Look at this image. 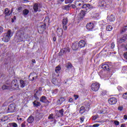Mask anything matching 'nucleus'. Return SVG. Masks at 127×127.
<instances>
[{
  "label": "nucleus",
  "instance_id": "nucleus-64",
  "mask_svg": "<svg viewBox=\"0 0 127 127\" xmlns=\"http://www.w3.org/2000/svg\"><path fill=\"white\" fill-rule=\"evenodd\" d=\"M39 91H42V88L41 87L39 88Z\"/></svg>",
  "mask_w": 127,
  "mask_h": 127
},
{
  "label": "nucleus",
  "instance_id": "nucleus-61",
  "mask_svg": "<svg viewBox=\"0 0 127 127\" xmlns=\"http://www.w3.org/2000/svg\"><path fill=\"white\" fill-rule=\"evenodd\" d=\"M32 63H36V62L35 61V60H34V59H33L32 60Z\"/></svg>",
  "mask_w": 127,
  "mask_h": 127
},
{
  "label": "nucleus",
  "instance_id": "nucleus-10",
  "mask_svg": "<svg viewBox=\"0 0 127 127\" xmlns=\"http://www.w3.org/2000/svg\"><path fill=\"white\" fill-rule=\"evenodd\" d=\"M86 28L89 31H92L93 28H94V23L90 22L87 23L86 26Z\"/></svg>",
  "mask_w": 127,
  "mask_h": 127
},
{
  "label": "nucleus",
  "instance_id": "nucleus-57",
  "mask_svg": "<svg viewBox=\"0 0 127 127\" xmlns=\"http://www.w3.org/2000/svg\"><path fill=\"white\" fill-rule=\"evenodd\" d=\"M124 120H127V115H125L124 116Z\"/></svg>",
  "mask_w": 127,
  "mask_h": 127
},
{
  "label": "nucleus",
  "instance_id": "nucleus-5",
  "mask_svg": "<svg viewBox=\"0 0 127 127\" xmlns=\"http://www.w3.org/2000/svg\"><path fill=\"white\" fill-rule=\"evenodd\" d=\"M67 23H68V18H64L62 21V25L64 30H67Z\"/></svg>",
  "mask_w": 127,
  "mask_h": 127
},
{
  "label": "nucleus",
  "instance_id": "nucleus-62",
  "mask_svg": "<svg viewBox=\"0 0 127 127\" xmlns=\"http://www.w3.org/2000/svg\"><path fill=\"white\" fill-rule=\"evenodd\" d=\"M53 41H56V37H54L53 38Z\"/></svg>",
  "mask_w": 127,
  "mask_h": 127
},
{
  "label": "nucleus",
  "instance_id": "nucleus-52",
  "mask_svg": "<svg viewBox=\"0 0 127 127\" xmlns=\"http://www.w3.org/2000/svg\"><path fill=\"white\" fill-rule=\"evenodd\" d=\"M36 118L38 121H39L42 118V116H36Z\"/></svg>",
  "mask_w": 127,
  "mask_h": 127
},
{
  "label": "nucleus",
  "instance_id": "nucleus-38",
  "mask_svg": "<svg viewBox=\"0 0 127 127\" xmlns=\"http://www.w3.org/2000/svg\"><path fill=\"white\" fill-rule=\"evenodd\" d=\"M73 0H65V3L67 4V3H72L73 2Z\"/></svg>",
  "mask_w": 127,
  "mask_h": 127
},
{
  "label": "nucleus",
  "instance_id": "nucleus-42",
  "mask_svg": "<svg viewBox=\"0 0 127 127\" xmlns=\"http://www.w3.org/2000/svg\"><path fill=\"white\" fill-rule=\"evenodd\" d=\"M123 99H125L126 100H127V92L123 94Z\"/></svg>",
  "mask_w": 127,
  "mask_h": 127
},
{
  "label": "nucleus",
  "instance_id": "nucleus-3",
  "mask_svg": "<svg viewBox=\"0 0 127 127\" xmlns=\"http://www.w3.org/2000/svg\"><path fill=\"white\" fill-rule=\"evenodd\" d=\"M12 36V33H11V30H9L6 33L3 34V38H2V41L4 42H8L10 40Z\"/></svg>",
  "mask_w": 127,
  "mask_h": 127
},
{
  "label": "nucleus",
  "instance_id": "nucleus-43",
  "mask_svg": "<svg viewBox=\"0 0 127 127\" xmlns=\"http://www.w3.org/2000/svg\"><path fill=\"white\" fill-rule=\"evenodd\" d=\"M45 22H47L50 21L49 17L48 16H46L44 19Z\"/></svg>",
  "mask_w": 127,
  "mask_h": 127
},
{
  "label": "nucleus",
  "instance_id": "nucleus-11",
  "mask_svg": "<svg viewBox=\"0 0 127 127\" xmlns=\"http://www.w3.org/2000/svg\"><path fill=\"white\" fill-rule=\"evenodd\" d=\"M15 110V105L14 104H10L8 108V113H13Z\"/></svg>",
  "mask_w": 127,
  "mask_h": 127
},
{
  "label": "nucleus",
  "instance_id": "nucleus-19",
  "mask_svg": "<svg viewBox=\"0 0 127 127\" xmlns=\"http://www.w3.org/2000/svg\"><path fill=\"white\" fill-rule=\"evenodd\" d=\"M64 113V109H62L57 112V115L58 117H63V114Z\"/></svg>",
  "mask_w": 127,
  "mask_h": 127
},
{
  "label": "nucleus",
  "instance_id": "nucleus-35",
  "mask_svg": "<svg viewBox=\"0 0 127 127\" xmlns=\"http://www.w3.org/2000/svg\"><path fill=\"white\" fill-rule=\"evenodd\" d=\"M58 93V89H55V90H53L52 91V93L53 95H55Z\"/></svg>",
  "mask_w": 127,
  "mask_h": 127
},
{
  "label": "nucleus",
  "instance_id": "nucleus-55",
  "mask_svg": "<svg viewBox=\"0 0 127 127\" xmlns=\"http://www.w3.org/2000/svg\"><path fill=\"white\" fill-rule=\"evenodd\" d=\"M37 78V76H33V77H32V79L31 80V81H34V80L35 79H36Z\"/></svg>",
  "mask_w": 127,
  "mask_h": 127
},
{
  "label": "nucleus",
  "instance_id": "nucleus-45",
  "mask_svg": "<svg viewBox=\"0 0 127 127\" xmlns=\"http://www.w3.org/2000/svg\"><path fill=\"white\" fill-rule=\"evenodd\" d=\"M84 119H85V117L82 116V117H80V123H83L84 122Z\"/></svg>",
  "mask_w": 127,
  "mask_h": 127
},
{
  "label": "nucleus",
  "instance_id": "nucleus-27",
  "mask_svg": "<svg viewBox=\"0 0 127 127\" xmlns=\"http://www.w3.org/2000/svg\"><path fill=\"white\" fill-rule=\"evenodd\" d=\"M70 7H72L73 9H76V10H79L80 8L79 7L77 8L76 5L74 4H69Z\"/></svg>",
  "mask_w": 127,
  "mask_h": 127
},
{
  "label": "nucleus",
  "instance_id": "nucleus-14",
  "mask_svg": "<svg viewBox=\"0 0 127 127\" xmlns=\"http://www.w3.org/2000/svg\"><path fill=\"white\" fill-rule=\"evenodd\" d=\"M52 82L54 85H55V86H60V82L58 81L56 78H53L52 79Z\"/></svg>",
  "mask_w": 127,
  "mask_h": 127
},
{
  "label": "nucleus",
  "instance_id": "nucleus-29",
  "mask_svg": "<svg viewBox=\"0 0 127 127\" xmlns=\"http://www.w3.org/2000/svg\"><path fill=\"white\" fill-rule=\"evenodd\" d=\"M69 8H70V4L63 6V9H65V10H69Z\"/></svg>",
  "mask_w": 127,
  "mask_h": 127
},
{
  "label": "nucleus",
  "instance_id": "nucleus-24",
  "mask_svg": "<svg viewBox=\"0 0 127 127\" xmlns=\"http://www.w3.org/2000/svg\"><path fill=\"white\" fill-rule=\"evenodd\" d=\"M65 67L67 69H71L73 67V65H72L71 63H67L65 64Z\"/></svg>",
  "mask_w": 127,
  "mask_h": 127
},
{
  "label": "nucleus",
  "instance_id": "nucleus-33",
  "mask_svg": "<svg viewBox=\"0 0 127 127\" xmlns=\"http://www.w3.org/2000/svg\"><path fill=\"white\" fill-rule=\"evenodd\" d=\"M112 29H113V27H112V26L111 25H108L106 27V30H107V31H112Z\"/></svg>",
  "mask_w": 127,
  "mask_h": 127
},
{
  "label": "nucleus",
  "instance_id": "nucleus-54",
  "mask_svg": "<svg viewBox=\"0 0 127 127\" xmlns=\"http://www.w3.org/2000/svg\"><path fill=\"white\" fill-rule=\"evenodd\" d=\"M74 98H75V100H77L78 98H79V96H78V95H74Z\"/></svg>",
  "mask_w": 127,
  "mask_h": 127
},
{
  "label": "nucleus",
  "instance_id": "nucleus-34",
  "mask_svg": "<svg viewBox=\"0 0 127 127\" xmlns=\"http://www.w3.org/2000/svg\"><path fill=\"white\" fill-rule=\"evenodd\" d=\"M9 89V86L5 85H3L2 86V90H8Z\"/></svg>",
  "mask_w": 127,
  "mask_h": 127
},
{
  "label": "nucleus",
  "instance_id": "nucleus-2",
  "mask_svg": "<svg viewBox=\"0 0 127 127\" xmlns=\"http://www.w3.org/2000/svg\"><path fill=\"white\" fill-rule=\"evenodd\" d=\"M15 38H16L17 42H22L23 41L24 32L22 30L17 31Z\"/></svg>",
  "mask_w": 127,
  "mask_h": 127
},
{
  "label": "nucleus",
  "instance_id": "nucleus-20",
  "mask_svg": "<svg viewBox=\"0 0 127 127\" xmlns=\"http://www.w3.org/2000/svg\"><path fill=\"white\" fill-rule=\"evenodd\" d=\"M65 98L64 97H61L58 101L57 103L58 105H61L63 104L64 102H65Z\"/></svg>",
  "mask_w": 127,
  "mask_h": 127
},
{
  "label": "nucleus",
  "instance_id": "nucleus-26",
  "mask_svg": "<svg viewBox=\"0 0 127 127\" xmlns=\"http://www.w3.org/2000/svg\"><path fill=\"white\" fill-rule=\"evenodd\" d=\"M86 110L85 109V107L82 106L80 108L79 113L80 114H84L85 113Z\"/></svg>",
  "mask_w": 127,
  "mask_h": 127
},
{
  "label": "nucleus",
  "instance_id": "nucleus-23",
  "mask_svg": "<svg viewBox=\"0 0 127 127\" xmlns=\"http://www.w3.org/2000/svg\"><path fill=\"white\" fill-rule=\"evenodd\" d=\"M34 107H40L41 104L40 102L37 101L36 100L34 101L33 102Z\"/></svg>",
  "mask_w": 127,
  "mask_h": 127
},
{
  "label": "nucleus",
  "instance_id": "nucleus-15",
  "mask_svg": "<svg viewBox=\"0 0 127 127\" xmlns=\"http://www.w3.org/2000/svg\"><path fill=\"white\" fill-rule=\"evenodd\" d=\"M107 20L108 21H109L110 22H113V21H115V20H116V18L113 15H111L110 16H108L107 17Z\"/></svg>",
  "mask_w": 127,
  "mask_h": 127
},
{
  "label": "nucleus",
  "instance_id": "nucleus-21",
  "mask_svg": "<svg viewBox=\"0 0 127 127\" xmlns=\"http://www.w3.org/2000/svg\"><path fill=\"white\" fill-rule=\"evenodd\" d=\"M34 121V118L33 116H29L27 119V122L29 124H32Z\"/></svg>",
  "mask_w": 127,
  "mask_h": 127
},
{
  "label": "nucleus",
  "instance_id": "nucleus-37",
  "mask_svg": "<svg viewBox=\"0 0 127 127\" xmlns=\"http://www.w3.org/2000/svg\"><path fill=\"white\" fill-rule=\"evenodd\" d=\"M100 85H101V84H100V83H99L98 82L96 83V91H98L99 90V89H100Z\"/></svg>",
  "mask_w": 127,
  "mask_h": 127
},
{
  "label": "nucleus",
  "instance_id": "nucleus-51",
  "mask_svg": "<svg viewBox=\"0 0 127 127\" xmlns=\"http://www.w3.org/2000/svg\"><path fill=\"white\" fill-rule=\"evenodd\" d=\"M3 32V28L2 27L0 26V33H1Z\"/></svg>",
  "mask_w": 127,
  "mask_h": 127
},
{
  "label": "nucleus",
  "instance_id": "nucleus-16",
  "mask_svg": "<svg viewBox=\"0 0 127 127\" xmlns=\"http://www.w3.org/2000/svg\"><path fill=\"white\" fill-rule=\"evenodd\" d=\"M33 8L34 9V12H37V11H39V5L37 3H35L34 4Z\"/></svg>",
  "mask_w": 127,
  "mask_h": 127
},
{
  "label": "nucleus",
  "instance_id": "nucleus-4",
  "mask_svg": "<svg viewBox=\"0 0 127 127\" xmlns=\"http://www.w3.org/2000/svg\"><path fill=\"white\" fill-rule=\"evenodd\" d=\"M101 68L106 71H112V66L110 64H102Z\"/></svg>",
  "mask_w": 127,
  "mask_h": 127
},
{
  "label": "nucleus",
  "instance_id": "nucleus-1",
  "mask_svg": "<svg viewBox=\"0 0 127 127\" xmlns=\"http://www.w3.org/2000/svg\"><path fill=\"white\" fill-rule=\"evenodd\" d=\"M93 7L90 4H84L82 5L81 8L84 9V10H81L80 13V18H83L84 16L86 15V12L88 11V9L92 8Z\"/></svg>",
  "mask_w": 127,
  "mask_h": 127
},
{
  "label": "nucleus",
  "instance_id": "nucleus-31",
  "mask_svg": "<svg viewBox=\"0 0 127 127\" xmlns=\"http://www.w3.org/2000/svg\"><path fill=\"white\" fill-rule=\"evenodd\" d=\"M127 30V26H125L123 28H122V30L120 31V33L122 34L123 32H126Z\"/></svg>",
  "mask_w": 127,
  "mask_h": 127
},
{
  "label": "nucleus",
  "instance_id": "nucleus-56",
  "mask_svg": "<svg viewBox=\"0 0 127 127\" xmlns=\"http://www.w3.org/2000/svg\"><path fill=\"white\" fill-rule=\"evenodd\" d=\"M21 127H25V122L21 124Z\"/></svg>",
  "mask_w": 127,
  "mask_h": 127
},
{
  "label": "nucleus",
  "instance_id": "nucleus-59",
  "mask_svg": "<svg viewBox=\"0 0 127 127\" xmlns=\"http://www.w3.org/2000/svg\"><path fill=\"white\" fill-rule=\"evenodd\" d=\"M72 101H73V99L70 98L68 100V102H69V103H71V102H72Z\"/></svg>",
  "mask_w": 127,
  "mask_h": 127
},
{
  "label": "nucleus",
  "instance_id": "nucleus-30",
  "mask_svg": "<svg viewBox=\"0 0 127 127\" xmlns=\"http://www.w3.org/2000/svg\"><path fill=\"white\" fill-rule=\"evenodd\" d=\"M29 13V10L27 9H25L23 10V15H27Z\"/></svg>",
  "mask_w": 127,
  "mask_h": 127
},
{
  "label": "nucleus",
  "instance_id": "nucleus-36",
  "mask_svg": "<svg viewBox=\"0 0 127 127\" xmlns=\"http://www.w3.org/2000/svg\"><path fill=\"white\" fill-rule=\"evenodd\" d=\"M60 70H61V67L58 66L56 67L55 71L56 73H58Z\"/></svg>",
  "mask_w": 127,
  "mask_h": 127
},
{
  "label": "nucleus",
  "instance_id": "nucleus-8",
  "mask_svg": "<svg viewBox=\"0 0 127 127\" xmlns=\"http://www.w3.org/2000/svg\"><path fill=\"white\" fill-rule=\"evenodd\" d=\"M20 87L21 88H24L25 86H27L28 85V81L27 80H23L22 79L20 80Z\"/></svg>",
  "mask_w": 127,
  "mask_h": 127
},
{
  "label": "nucleus",
  "instance_id": "nucleus-58",
  "mask_svg": "<svg viewBox=\"0 0 127 127\" xmlns=\"http://www.w3.org/2000/svg\"><path fill=\"white\" fill-rule=\"evenodd\" d=\"M92 120L93 121H95V120H96V116H94L92 117Z\"/></svg>",
  "mask_w": 127,
  "mask_h": 127
},
{
  "label": "nucleus",
  "instance_id": "nucleus-46",
  "mask_svg": "<svg viewBox=\"0 0 127 127\" xmlns=\"http://www.w3.org/2000/svg\"><path fill=\"white\" fill-rule=\"evenodd\" d=\"M111 49H114V48H115V43H111Z\"/></svg>",
  "mask_w": 127,
  "mask_h": 127
},
{
  "label": "nucleus",
  "instance_id": "nucleus-9",
  "mask_svg": "<svg viewBox=\"0 0 127 127\" xmlns=\"http://www.w3.org/2000/svg\"><path fill=\"white\" fill-rule=\"evenodd\" d=\"M71 48L72 50H78V49L79 48V44L78 43V42H74L71 45Z\"/></svg>",
  "mask_w": 127,
  "mask_h": 127
},
{
  "label": "nucleus",
  "instance_id": "nucleus-17",
  "mask_svg": "<svg viewBox=\"0 0 127 127\" xmlns=\"http://www.w3.org/2000/svg\"><path fill=\"white\" fill-rule=\"evenodd\" d=\"M57 33L58 34V36H62V35L63 34V30L61 28H58Z\"/></svg>",
  "mask_w": 127,
  "mask_h": 127
},
{
  "label": "nucleus",
  "instance_id": "nucleus-12",
  "mask_svg": "<svg viewBox=\"0 0 127 127\" xmlns=\"http://www.w3.org/2000/svg\"><path fill=\"white\" fill-rule=\"evenodd\" d=\"M78 43V46L79 47H80V48L85 47V45H86V42L84 41V40H80Z\"/></svg>",
  "mask_w": 127,
  "mask_h": 127
},
{
  "label": "nucleus",
  "instance_id": "nucleus-60",
  "mask_svg": "<svg viewBox=\"0 0 127 127\" xmlns=\"http://www.w3.org/2000/svg\"><path fill=\"white\" fill-rule=\"evenodd\" d=\"M88 127H96V124H94L93 126H90Z\"/></svg>",
  "mask_w": 127,
  "mask_h": 127
},
{
  "label": "nucleus",
  "instance_id": "nucleus-48",
  "mask_svg": "<svg viewBox=\"0 0 127 127\" xmlns=\"http://www.w3.org/2000/svg\"><path fill=\"white\" fill-rule=\"evenodd\" d=\"M114 124L116 125V126H119V125H120V122L118 121H115L114 122Z\"/></svg>",
  "mask_w": 127,
  "mask_h": 127
},
{
  "label": "nucleus",
  "instance_id": "nucleus-41",
  "mask_svg": "<svg viewBox=\"0 0 127 127\" xmlns=\"http://www.w3.org/2000/svg\"><path fill=\"white\" fill-rule=\"evenodd\" d=\"M17 10L18 12H21V11L22 10V7L19 6L17 8Z\"/></svg>",
  "mask_w": 127,
  "mask_h": 127
},
{
  "label": "nucleus",
  "instance_id": "nucleus-32",
  "mask_svg": "<svg viewBox=\"0 0 127 127\" xmlns=\"http://www.w3.org/2000/svg\"><path fill=\"white\" fill-rule=\"evenodd\" d=\"M91 89L92 91H96V83H93L91 85Z\"/></svg>",
  "mask_w": 127,
  "mask_h": 127
},
{
  "label": "nucleus",
  "instance_id": "nucleus-6",
  "mask_svg": "<svg viewBox=\"0 0 127 127\" xmlns=\"http://www.w3.org/2000/svg\"><path fill=\"white\" fill-rule=\"evenodd\" d=\"M108 102L110 105H116L118 102V99L115 97H112L108 100Z\"/></svg>",
  "mask_w": 127,
  "mask_h": 127
},
{
  "label": "nucleus",
  "instance_id": "nucleus-18",
  "mask_svg": "<svg viewBox=\"0 0 127 127\" xmlns=\"http://www.w3.org/2000/svg\"><path fill=\"white\" fill-rule=\"evenodd\" d=\"M40 101H41V103H45L48 102V100H47L46 96H43L40 98Z\"/></svg>",
  "mask_w": 127,
  "mask_h": 127
},
{
  "label": "nucleus",
  "instance_id": "nucleus-40",
  "mask_svg": "<svg viewBox=\"0 0 127 127\" xmlns=\"http://www.w3.org/2000/svg\"><path fill=\"white\" fill-rule=\"evenodd\" d=\"M107 112L105 110H101L100 111L98 112V114L101 115V114H106Z\"/></svg>",
  "mask_w": 127,
  "mask_h": 127
},
{
  "label": "nucleus",
  "instance_id": "nucleus-53",
  "mask_svg": "<svg viewBox=\"0 0 127 127\" xmlns=\"http://www.w3.org/2000/svg\"><path fill=\"white\" fill-rule=\"evenodd\" d=\"M34 75H35V73H34V72H32V73H31L30 74L29 77H30V76H34Z\"/></svg>",
  "mask_w": 127,
  "mask_h": 127
},
{
  "label": "nucleus",
  "instance_id": "nucleus-44",
  "mask_svg": "<svg viewBox=\"0 0 127 127\" xmlns=\"http://www.w3.org/2000/svg\"><path fill=\"white\" fill-rule=\"evenodd\" d=\"M48 119L49 120H53V119H54V118L53 117V114L50 115L48 117Z\"/></svg>",
  "mask_w": 127,
  "mask_h": 127
},
{
  "label": "nucleus",
  "instance_id": "nucleus-47",
  "mask_svg": "<svg viewBox=\"0 0 127 127\" xmlns=\"http://www.w3.org/2000/svg\"><path fill=\"white\" fill-rule=\"evenodd\" d=\"M118 109L119 111H123V110H124V107L123 106H119V107H118Z\"/></svg>",
  "mask_w": 127,
  "mask_h": 127
},
{
  "label": "nucleus",
  "instance_id": "nucleus-49",
  "mask_svg": "<svg viewBox=\"0 0 127 127\" xmlns=\"http://www.w3.org/2000/svg\"><path fill=\"white\" fill-rule=\"evenodd\" d=\"M8 12H9L8 9L5 8V14H6L7 15V14H8Z\"/></svg>",
  "mask_w": 127,
  "mask_h": 127
},
{
  "label": "nucleus",
  "instance_id": "nucleus-25",
  "mask_svg": "<svg viewBox=\"0 0 127 127\" xmlns=\"http://www.w3.org/2000/svg\"><path fill=\"white\" fill-rule=\"evenodd\" d=\"M105 1H100L99 2L98 4L100 7H104V6H106V5H105Z\"/></svg>",
  "mask_w": 127,
  "mask_h": 127
},
{
  "label": "nucleus",
  "instance_id": "nucleus-39",
  "mask_svg": "<svg viewBox=\"0 0 127 127\" xmlns=\"http://www.w3.org/2000/svg\"><path fill=\"white\" fill-rule=\"evenodd\" d=\"M11 85H12V87L14 88V89H16V88L18 87V85L16 84V83H15L14 84H13V82H12Z\"/></svg>",
  "mask_w": 127,
  "mask_h": 127
},
{
  "label": "nucleus",
  "instance_id": "nucleus-50",
  "mask_svg": "<svg viewBox=\"0 0 127 127\" xmlns=\"http://www.w3.org/2000/svg\"><path fill=\"white\" fill-rule=\"evenodd\" d=\"M12 126L13 127H17V124H16V123H12Z\"/></svg>",
  "mask_w": 127,
  "mask_h": 127
},
{
  "label": "nucleus",
  "instance_id": "nucleus-13",
  "mask_svg": "<svg viewBox=\"0 0 127 127\" xmlns=\"http://www.w3.org/2000/svg\"><path fill=\"white\" fill-rule=\"evenodd\" d=\"M40 96H41V92L39 90H37L34 94V97L36 100H39L38 97H40Z\"/></svg>",
  "mask_w": 127,
  "mask_h": 127
},
{
  "label": "nucleus",
  "instance_id": "nucleus-63",
  "mask_svg": "<svg viewBox=\"0 0 127 127\" xmlns=\"http://www.w3.org/2000/svg\"><path fill=\"white\" fill-rule=\"evenodd\" d=\"M121 127H126V125L122 124Z\"/></svg>",
  "mask_w": 127,
  "mask_h": 127
},
{
  "label": "nucleus",
  "instance_id": "nucleus-22",
  "mask_svg": "<svg viewBox=\"0 0 127 127\" xmlns=\"http://www.w3.org/2000/svg\"><path fill=\"white\" fill-rule=\"evenodd\" d=\"M70 51V50L69 48H65L63 50V53H64V54H66V53H69Z\"/></svg>",
  "mask_w": 127,
  "mask_h": 127
},
{
  "label": "nucleus",
  "instance_id": "nucleus-28",
  "mask_svg": "<svg viewBox=\"0 0 127 127\" xmlns=\"http://www.w3.org/2000/svg\"><path fill=\"white\" fill-rule=\"evenodd\" d=\"M46 24H44L43 25H42L39 28H40V30L42 31V32H43L45 30V26Z\"/></svg>",
  "mask_w": 127,
  "mask_h": 127
},
{
  "label": "nucleus",
  "instance_id": "nucleus-7",
  "mask_svg": "<svg viewBox=\"0 0 127 127\" xmlns=\"http://www.w3.org/2000/svg\"><path fill=\"white\" fill-rule=\"evenodd\" d=\"M127 39V35L125 34L122 38L117 39V42L118 43H123V42H125V41H126Z\"/></svg>",
  "mask_w": 127,
  "mask_h": 127
}]
</instances>
